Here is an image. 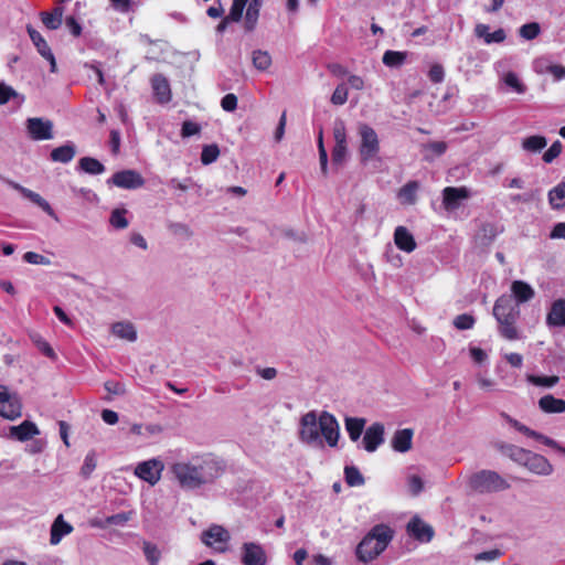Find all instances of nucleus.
Returning a JSON list of instances; mask_svg holds the SVG:
<instances>
[{
  "label": "nucleus",
  "instance_id": "nucleus-33",
  "mask_svg": "<svg viewBox=\"0 0 565 565\" xmlns=\"http://www.w3.org/2000/svg\"><path fill=\"white\" fill-rule=\"evenodd\" d=\"M548 202L554 210H561L565 206V181L550 190Z\"/></svg>",
  "mask_w": 565,
  "mask_h": 565
},
{
  "label": "nucleus",
  "instance_id": "nucleus-45",
  "mask_svg": "<svg viewBox=\"0 0 565 565\" xmlns=\"http://www.w3.org/2000/svg\"><path fill=\"white\" fill-rule=\"evenodd\" d=\"M249 0H233L230 13L226 15L227 20L239 22L243 18V12Z\"/></svg>",
  "mask_w": 565,
  "mask_h": 565
},
{
  "label": "nucleus",
  "instance_id": "nucleus-63",
  "mask_svg": "<svg viewBox=\"0 0 565 565\" xmlns=\"http://www.w3.org/2000/svg\"><path fill=\"white\" fill-rule=\"evenodd\" d=\"M504 358H505L507 362L513 367L519 369L523 364V356L519 353L512 352V353L505 354Z\"/></svg>",
  "mask_w": 565,
  "mask_h": 565
},
{
  "label": "nucleus",
  "instance_id": "nucleus-26",
  "mask_svg": "<svg viewBox=\"0 0 565 565\" xmlns=\"http://www.w3.org/2000/svg\"><path fill=\"white\" fill-rule=\"evenodd\" d=\"M511 296L515 303L518 305L526 302L534 297V290L532 289V287L522 280L513 281L511 285Z\"/></svg>",
  "mask_w": 565,
  "mask_h": 565
},
{
  "label": "nucleus",
  "instance_id": "nucleus-17",
  "mask_svg": "<svg viewBox=\"0 0 565 565\" xmlns=\"http://www.w3.org/2000/svg\"><path fill=\"white\" fill-rule=\"evenodd\" d=\"M523 466L526 467L531 472L540 476H548L553 471V466L544 456L534 454L532 451L529 452V457H526Z\"/></svg>",
  "mask_w": 565,
  "mask_h": 565
},
{
  "label": "nucleus",
  "instance_id": "nucleus-6",
  "mask_svg": "<svg viewBox=\"0 0 565 565\" xmlns=\"http://www.w3.org/2000/svg\"><path fill=\"white\" fill-rule=\"evenodd\" d=\"M359 135L361 137L359 148L360 159L361 162L365 164L379 154L380 140L376 131L366 124H360Z\"/></svg>",
  "mask_w": 565,
  "mask_h": 565
},
{
  "label": "nucleus",
  "instance_id": "nucleus-47",
  "mask_svg": "<svg viewBox=\"0 0 565 565\" xmlns=\"http://www.w3.org/2000/svg\"><path fill=\"white\" fill-rule=\"evenodd\" d=\"M142 550L147 561L149 562V565H158L161 553L157 545L150 542H143Z\"/></svg>",
  "mask_w": 565,
  "mask_h": 565
},
{
  "label": "nucleus",
  "instance_id": "nucleus-19",
  "mask_svg": "<svg viewBox=\"0 0 565 565\" xmlns=\"http://www.w3.org/2000/svg\"><path fill=\"white\" fill-rule=\"evenodd\" d=\"M153 94L160 104L171 100V88L168 79L162 74H154L151 78Z\"/></svg>",
  "mask_w": 565,
  "mask_h": 565
},
{
  "label": "nucleus",
  "instance_id": "nucleus-9",
  "mask_svg": "<svg viewBox=\"0 0 565 565\" xmlns=\"http://www.w3.org/2000/svg\"><path fill=\"white\" fill-rule=\"evenodd\" d=\"M501 416L518 431L522 433L523 435L534 438L536 440L542 441L545 446L551 447L555 450H557L561 454L565 455V448L562 447L558 443H556L554 439L542 435L541 433H537L530 427L525 426L524 424L520 423L519 420L512 418L507 413H501Z\"/></svg>",
  "mask_w": 565,
  "mask_h": 565
},
{
  "label": "nucleus",
  "instance_id": "nucleus-15",
  "mask_svg": "<svg viewBox=\"0 0 565 565\" xmlns=\"http://www.w3.org/2000/svg\"><path fill=\"white\" fill-rule=\"evenodd\" d=\"M384 441V425L381 423H374L364 433L363 445L364 449L369 452H373Z\"/></svg>",
  "mask_w": 565,
  "mask_h": 565
},
{
  "label": "nucleus",
  "instance_id": "nucleus-27",
  "mask_svg": "<svg viewBox=\"0 0 565 565\" xmlns=\"http://www.w3.org/2000/svg\"><path fill=\"white\" fill-rule=\"evenodd\" d=\"M262 3L263 0H252L249 2L244 20V29L246 32H252L256 29Z\"/></svg>",
  "mask_w": 565,
  "mask_h": 565
},
{
  "label": "nucleus",
  "instance_id": "nucleus-7",
  "mask_svg": "<svg viewBox=\"0 0 565 565\" xmlns=\"http://www.w3.org/2000/svg\"><path fill=\"white\" fill-rule=\"evenodd\" d=\"M0 415L14 420L22 415V404L17 394L10 393L7 387L0 385Z\"/></svg>",
  "mask_w": 565,
  "mask_h": 565
},
{
  "label": "nucleus",
  "instance_id": "nucleus-28",
  "mask_svg": "<svg viewBox=\"0 0 565 565\" xmlns=\"http://www.w3.org/2000/svg\"><path fill=\"white\" fill-rule=\"evenodd\" d=\"M75 154V146L72 143H66L54 148L50 153V158L53 162L68 163L74 159Z\"/></svg>",
  "mask_w": 565,
  "mask_h": 565
},
{
  "label": "nucleus",
  "instance_id": "nucleus-20",
  "mask_svg": "<svg viewBox=\"0 0 565 565\" xmlns=\"http://www.w3.org/2000/svg\"><path fill=\"white\" fill-rule=\"evenodd\" d=\"M394 243L398 249L412 253L416 249V242L414 236L404 226H397L394 232Z\"/></svg>",
  "mask_w": 565,
  "mask_h": 565
},
{
  "label": "nucleus",
  "instance_id": "nucleus-37",
  "mask_svg": "<svg viewBox=\"0 0 565 565\" xmlns=\"http://www.w3.org/2000/svg\"><path fill=\"white\" fill-rule=\"evenodd\" d=\"M78 164L83 171L89 174H100L105 171L104 164L92 157L81 158Z\"/></svg>",
  "mask_w": 565,
  "mask_h": 565
},
{
  "label": "nucleus",
  "instance_id": "nucleus-49",
  "mask_svg": "<svg viewBox=\"0 0 565 565\" xmlns=\"http://www.w3.org/2000/svg\"><path fill=\"white\" fill-rule=\"evenodd\" d=\"M520 35L525 40H533L539 36L541 32L540 24L537 22H530L520 28Z\"/></svg>",
  "mask_w": 565,
  "mask_h": 565
},
{
  "label": "nucleus",
  "instance_id": "nucleus-38",
  "mask_svg": "<svg viewBox=\"0 0 565 565\" xmlns=\"http://www.w3.org/2000/svg\"><path fill=\"white\" fill-rule=\"evenodd\" d=\"M406 57V52L387 50L383 54L382 61L388 67H399L405 63Z\"/></svg>",
  "mask_w": 565,
  "mask_h": 565
},
{
  "label": "nucleus",
  "instance_id": "nucleus-21",
  "mask_svg": "<svg viewBox=\"0 0 565 565\" xmlns=\"http://www.w3.org/2000/svg\"><path fill=\"white\" fill-rule=\"evenodd\" d=\"M548 327H565V299L555 300L546 316Z\"/></svg>",
  "mask_w": 565,
  "mask_h": 565
},
{
  "label": "nucleus",
  "instance_id": "nucleus-40",
  "mask_svg": "<svg viewBox=\"0 0 565 565\" xmlns=\"http://www.w3.org/2000/svg\"><path fill=\"white\" fill-rule=\"evenodd\" d=\"M526 381L535 386L553 387L559 382V377L557 375L529 374Z\"/></svg>",
  "mask_w": 565,
  "mask_h": 565
},
{
  "label": "nucleus",
  "instance_id": "nucleus-10",
  "mask_svg": "<svg viewBox=\"0 0 565 565\" xmlns=\"http://www.w3.org/2000/svg\"><path fill=\"white\" fill-rule=\"evenodd\" d=\"M164 466L159 459H150L138 463L135 475L141 480L154 486L161 478Z\"/></svg>",
  "mask_w": 565,
  "mask_h": 565
},
{
  "label": "nucleus",
  "instance_id": "nucleus-31",
  "mask_svg": "<svg viewBox=\"0 0 565 565\" xmlns=\"http://www.w3.org/2000/svg\"><path fill=\"white\" fill-rule=\"evenodd\" d=\"M63 13V7L57 6L51 12H42L41 20L49 30H56L62 24Z\"/></svg>",
  "mask_w": 565,
  "mask_h": 565
},
{
  "label": "nucleus",
  "instance_id": "nucleus-53",
  "mask_svg": "<svg viewBox=\"0 0 565 565\" xmlns=\"http://www.w3.org/2000/svg\"><path fill=\"white\" fill-rule=\"evenodd\" d=\"M349 96L348 88L344 84H340L335 87L332 96L331 103L333 105L340 106L347 103Z\"/></svg>",
  "mask_w": 565,
  "mask_h": 565
},
{
  "label": "nucleus",
  "instance_id": "nucleus-44",
  "mask_svg": "<svg viewBox=\"0 0 565 565\" xmlns=\"http://www.w3.org/2000/svg\"><path fill=\"white\" fill-rule=\"evenodd\" d=\"M220 156L218 146L215 143L206 145L201 152V162L205 166L213 163Z\"/></svg>",
  "mask_w": 565,
  "mask_h": 565
},
{
  "label": "nucleus",
  "instance_id": "nucleus-41",
  "mask_svg": "<svg viewBox=\"0 0 565 565\" xmlns=\"http://www.w3.org/2000/svg\"><path fill=\"white\" fill-rule=\"evenodd\" d=\"M529 452L530 450L514 445H508L504 447V454L509 456L513 461L522 466L524 465L526 457H529Z\"/></svg>",
  "mask_w": 565,
  "mask_h": 565
},
{
  "label": "nucleus",
  "instance_id": "nucleus-50",
  "mask_svg": "<svg viewBox=\"0 0 565 565\" xmlns=\"http://www.w3.org/2000/svg\"><path fill=\"white\" fill-rule=\"evenodd\" d=\"M562 150H563V145L559 140H555L551 147L543 153V161L545 163H551L553 162L561 153H562Z\"/></svg>",
  "mask_w": 565,
  "mask_h": 565
},
{
  "label": "nucleus",
  "instance_id": "nucleus-1",
  "mask_svg": "<svg viewBox=\"0 0 565 565\" xmlns=\"http://www.w3.org/2000/svg\"><path fill=\"white\" fill-rule=\"evenodd\" d=\"M322 436L330 447H335L340 437V426L337 418L329 412L323 411L318 416L310 411L301 416L299 438L306 444H315Z\"/></svg>",
  "mask_w": 565,
  "mask_h": 565
},
{
  "label": "nucleus",
  "instance_id": "nucleus-39",
  "mask_svg": "<svg viewBox=\"0 0 565 565\" xmlns=\"http://www.w3.org/2000/svg\"><path fill=\"white\" fill-rule=\"evenodd\" d=\"M344 479L350 487H360L365 482L364 477L355 466H347L344 468Z\"/></svg>",
  "mask_w": 565,
  "mask_h": 565
},
{
  "label": "nucleus",
  "instance_id": "nucleus-61",
  "mask_svg": "<svg viewBox=\"0 0 565 565\" xmlns=\"http://www.w3.org/2000/svg\"><path fill=\"white\" fill-rule=\"evenodd\" d=\"M113 8L121 13L131 11V0H109Z\"/></svg>",
  "mask_w": 565,
  "mask_h": 565
},
{
  "label": "nucleus",
  "instance_id": "nucleus-43",
  "mask_svg": "<svg viewBox=\"0 0 565 565\" xmlns=\"http://www.w3.org/2000/svg\"><path fill=\"white\" fill-rule=\"evenodd\" d=\"M503 82L518 94H524L526 92V86L520 81L514 72L505 73L503 76Z\"/></svg>",
  "mask_w": 565,
  "mask_h": 565
},
{
  "label": "nucleus",
  "instance_id": "nucleus-24",
  "mask_svg": "<svg viewBox=\"0 0 565 565\" xmlns=\"http://www.w3.org/2000/svg\"><path fill=\"white\" fill-rule=\"evenodd\" d=\"M73 531V526L67 523L63 515L60 514L53 522L51 526V536H50V543L52 545H56L61 542L62 537L64 535L70 534Z\"/></svg>",
  "mask_w": 565,
  "mask_h": 565
},
{
  "label": "nucleus",
  "instance_id": "nucleus-23",
  "mask_svg": "<svg viewBox=\"0 0 565 565\" xmlns=\"http://www.w3.org/2000/svg\"><path fill=\"white\" fill-rule=\"evenodd\" d=\"M539 407L546 414H561L565 412V399L546 394L539 399Z\"/></svg>",
  "mask_w": 565,
  "mask_h": 565
},
{
  "label": "nucleus",
  "instance_id": "nucleus-29",
  "mask_svg": "<svg viewBox=\"0 0 565 565\" xmlns=\"http://www.w3.org/2000/svg\"><path fill=\"white\" fill-rule=\"evenodd\" d=\"M476 35L479 38H483L484 42L487 44L490 43H501L505 40L507 35L503 29H498L494 32H489V26L487 24H477L476 29Z\"/></svg>",
  "mask_w": 565,
  "mask_h": 565
},
{
  "label": "nucleus",
  "instance_id": "nucleus-30",
  "mask_svg": "<svg viewBox=\"0 0 565 565\" xmlns=\"http://www.w3.org/2000/svg\"><path fill=\"white\" fill-rule=\"evenodd\" d=\"M418 189L419 183L417 181H408L406 184H404L397 193L401 203L407 205L415 204L417 200L416 193Z\"/></svg>",
  "mask_w": 565,
  "mask_h": 565
},
{
  "label": "nucleus",
  "instance_id": "nucleus-46",
  "mask_svg": "<svg viewBox=\"0 0 565 565\" xmlns=\"http://www.w3.org/2000/svg\"><path fill=\"white\" fill-rule=\"evenodd\" d=\"M97 466L95 451H89L84 459V463L81 468V475L83 478L88 479Z\"/></svg>",
  "mask_w": 565,
  "mask_h": 565
},
{
  "label": "nucleus",
  "instance_id": "nucleus-64",
  "mask_svg": "<svg viewBox=\"0 0 565 565\" xmlns=\"http://www.w3.org/2000/svg\"><path fill=\"white\" fill-rule=\"evenodd\" d=\"M550 237L551 238H563L565 239V222H561V223H557L551 234H550Z\"/></svg>",
  "mask_w": 565,
  "mask_h": 565
},
{
  "label": "nucleus",
  "instance_id": "nucleus-55",
  "mask_svg": "<svg viewBox=\"0 0 565 565\" xmlns=\"http://www.w3.org/2000/svg\"><path fill=\"white\" fill-rule=\"evenodd\" d=\"M201 131V126L194 121L185 120L182 124L181 136L182 138H189L198 135Z\"/></svg>",
  "mask_w": 565,
  "mask_h": 565
},
{
  "label": "nucleus",
  "instance_id": "nucleus-62",
  "mask_svg": "<svg viewBox=\"0 0 565 565\" xmlns=\"http://www.w3.org/2000/svg\"><path fill=\"white\" fill-rule=\"evenodd\" d=\"M327 68L337 77H343L348 74V70L339 63H330L327 65Z\"/></svg>",
  "mask_w": 565,
  "mask_h": 565
},
{
  "label": "nucleus",
  "instance_id": "nucleus-56",
  "mask_svg": "<svg viewBox=\"0 0 565 565\" xmlns=\"http://www.w3.org/2000/svg\"><path fill=\"white\" fill-rule=\"evenodd\" d=\"M428 77L435 84L441 83L445 77V71L443 65L434 64L428 72Z\"/></svg>",
  "mask_w": 565,
  "mask_h": 565
},
{
  "label": "nucleus",
  "instance_id": "nucleus-54",
  "mask_svg": "<svg viewBox=\"0 0 565 565\" xmlns=\"http://www.w3.org/2000/svg\"><path fill=\"white\" fill-rule=\"evenodd\" d=\"M25 195L35 204H38L43 211L49 213L50 215L53 214V210L49 202L44 200L40 194L33 192V191H25Z\"/></svg>",
  "mask_w": 565,
  "mask_h": 565
},
{
  "label": "nucleus",
  "instance_id": "nucleus-58",
  "mask_svg": "<svg viewBox=\"0 0 565 565\" xmlns=\"http://www.w3.org/2000/svg\"><path fill=\"white\" fill-rule=\"evenodd\" d=\"M15 95L17 93L11 86L0 83V105L7 104Z\"/></svg>",
  "mask_w": 565,
  "mask_h": 565
},
{
  "label": "nucleus",
  "instance_id": "nucleus-42",
  "mask_svg": "<svg viewBox=\"0 0 565 565\" xmlns=\"http://www.w3.org/2000/svg\"><path fill=\"white\" fill-rule=\"evenodd\" d=\"M253 64L259 71L267 70L271 64V57L268 52L257 50L253 52Z\"/></svg>",
  "mask_w": 565,
  "mask_h": 565
},
{
  "label": "nucleus",
  "instance_id": "nucleus-32",
  "mask_svg": "<svg viewBox=\"0 0 565 565\" xmlns=\"http://www.w3.org/2000/svg\"><path fill=\"white\" fill-rule=\"evenodd\" d=\"M547 145V139L544 136L541 135H533L524 138L522 140V149L526 152H540L543 150Z\"/></svg>",
  "mask_w": 565,
  "mask_h": 565
},
{
  "label": "nucleus",
  "instance_id": "nucleus-4",
  "mask_svg": "<svg viewBox=\"0 0 565 565\" xmlns=\"http://www.w3.org/2000/svg\"><path fill=\"white\" fill-rule=\"evenodd\" d=\"M394 532L386 524H376L358 544L355 554L359 561L369 563L383 553L393 540Z\"/></svg>",
  "mask_w": 565,
  "mask_h": 565
},
{
  "label": "nucleus",
  "instance_id": "nucleus-14",
  "mask_svg": "<svg viewBox=\"0 0 565 565\" xmlns=\"http://www.w3.org/2000/svg\"><path fill=\"white\" fill-rule=\"evenodd\" d=\"M470 196L466 186H446L443 190V205L447 211H454L460 206V201Z\"/></svg>",
  "mask_w": 565,
  "mask_h": 565
},
{
  "label": "nucleus",
  "instance_id": "nucleus-57",
  "mask_svg": "<svg viewBox=\"0 0 565 565\" xmlns=\"http://www.w3.org/2000/svg\"><path fill=\"white\" fill-rule=\"evenodd\" d=\"M221 106L225 111H234L237 108V97L235 94H226L222 100Z\"/></svg>",
  "mask_w": 565,
  "mask_h": 565
},
{
  "label": "nucleus",
  "instance_id": "nucleus-48",
  "mask_svg": "<svg viewBox=\"0 0 565 565\" xmlns=\"http://www.w3.org/2000/svg\"><path fill=\"white\" fill-rule=\"evenodd\" d=\"M318 151H319V161L320 168L323 175L328 173V153L323 145V131L320 129L318 135Z\"/></svg>",
  "mask_w": 565,
  "mask_h": 565
},
{
  "label": "nucleus",
  "instance_id": "nucleus-8",
  "mask_svg": "<svg viewBox=\"0 0 565 565\" xmlns=\"http://www.w3.org/2000/svg\"><path fill=\"white\" fill-rule=\"evenodd\" d=\"M333 138L334 147L331 152V160L333 164L341 166L345 161L348 152L347 130L343 121H335Z\"/></svg>",
  "mask_w": 565,
  "mask_h": 565
},
{
  "label": "nucleus",
  "instance_id": "nucleus-22",
  "mask_svg": "<svg viewBox=\"0 0 565 565\" xmlns=\"http://www.w3.org/2000/svg\"><path fill=\"white\" fill-rule=\"evenodd\" d=\"M414 431L411 428L398 429L392 438V447L395 451L406 452L412 448Z\"/></svg>",
  "mask_w": 565,
  "mask_h": 565
},
{
  "label": "nucleus",
  "instance_id": "nucleus-36",
  "mask_svg": "<svg viewBox=\"0 0 565 565\" xmlns=\"http://www.w3.org/2000/svg\"><path fill=\"white\" fill-rule=\"evenodd\" d=\"M28 33L30 35V39L32 40L33 44L35 45L38 52L41 56L50 55L51 56V49L44 38L31 25H28L26 28Z\"/></svg>",
  "mask_w": 565,
  "mask_h": 565
},
{
  "label": "nucleus",
  "instance_id": "nucleus-16",
  "mask_svg": "<svg viewBox=\"0 0 565 565\" xmlns=\"http://www.w3.org/2000/svg\"><path fill=\"white\" fill-rule=\"evenodd\" d=\"M407 532L411 536L420 542H429L434 536L433 527L417 516H414L408 522Z\"/></svg>",
  "mask_w": 565,
  "mask_h": 565
},
{
  "label": "nucleus",
  "instance_id": "nucleus-60",
  "mask_svg": "<svg viewBox=\"0 0 565 565\" xmlns=\"http://www.w3.org/2000/svg\"><path fill=\"white\" fill-rule=\"evenodd\" d=\"M65 24H66L67 29L70 30V32L75 38H77L82 34V26L74 17H72V15L67 17L65 19Z\"/></svg>",
  "mask_w": 565,
  "mask_h": 565
},
{
  "label": "nucleus",
  "instance_id": "nucleus-13",
  "mask_svg": "<svg viewBox=\"0 0 565 565\" xmlns=\"http://www.w3.org/2000/svg\"><path fill=\"white\" fill-rule=\"evenodd\" d=\"M242 563L244 565H266V551L258 543L246 542L242 545Z\"/></svg>",
  "mask_w": 565,
  "mask_h": 565
},
{
  "label": "nucleus",
  "instance_id": "nucleus-3",
  "mask_svg": "<svg viewBox=\"0 0 565 565\" xmlns=\"http://www.w3.org/2000/svg\"><path fill=\"white\" fill-rule=\"evenodd\" d=\"M493 317L498 322V330L502 338L509 341H515L521 338L518 328L520 308L512 296L502 295L495 300Z\"/></svg>",
  "mask_w": 565,
  "mask_h": 565
},
{
  "label": "nucleus",
  "instance_id": "nucleus-11",
  "mask_svg": "<svg viewBox=\"0 0 565 565\" xmlns=\"http://www.w3.org/2000/svg\"><path fill=\"white\" fill-rule=\"evenodd\" d=\"M107 183H111L120 189L132 190L143 186L145 179L135 170H121L114 173Z\"/></svg>",
  "mask_w": 565,
  "mask_h": 565
},
{
  "label": "nucleus",
  "instance_id": "nucleus-25",
  "mask_svg": "<svg viewBox=\"0 0 565 565\" xmlns=\"http://www.w3.org/2000/svg\"><path fill=\"white\" fill-rule=\"evenodd\" d=\"M10 431L11 435L20 441H26L40 434L36 425L30 420H24L18 426H12Z\"/></svg>",
  "mask_w": 565,
  "mask_h": 565
},
{
  "label": "nucleus",
  "instance_id": "nucleus-52",
  "mask_svg": "<svg viewBox=\"0 0 565 565\" xmlns=\"http://www.w3.org/2000/svg\"><path fill=\"white\" fill-rule=\"evenodd\" d=\"M126 214V211L125 210H114L111 212V215H110V224L115 227V228H119V230H122V228H126L128 226V221L125 216Z\"/></svg>",
  "mask_w": 565,
  "mask_h": 565
},
{
  "label": "nucleus",
  "instance_id": "nucleus-2",
  "mask_svg": "<svg viewBox=\"0 0 565 565\" xmlns=\"http://www.w3.org/2000/svg\"><path fill=\"white\" fill-rule=\"evenodd\" d=\"M171 472L183 489H198L203 484L213 482L221 475L218 465L212 459H202L191 462H175Z\"/></svg>",
  "mask_w": 565,
  "mask_h": 565
},
{
  "label": "nucleus",
  "instance_id": "nucleus-59",
  "mask_svg": "<svg viewBox=\"0 0 565 565\" xmlns=\"http://www.w3.org/2000/svg\"><path fill=\"white\" fill-rule=\"evenodd\" d=\"M408 487L411 492L414 495H417L422 492L424 488V482L419 476L414 475L408 478Z\"/></svg>",
  "mask_w": 565,
  "mask_h": 565
},
{
  "label": "nucleus",
  "instance_id": "nucleus-35",
  "mask_svg": "<svg viewBox=\"0 0 565 565\" xmlns=\"http://www.w3.org/2000/svg\"><path fill=\"white\" fill-rule=\"evenodd\" d=\"M364 426H365L364 418H358V417L345 418V428L349 434V437L353 441H356L361 437Z\"/></svg>",
  "mask_w": 565,
  "mask_h": 565
},
{
  "label": "nucleus",
  "instance_id": "nucleus-51",
  "mask_svg": "<svg viewBox=\"0 0 565 565\" xmlns=\"http://www.w3.org/2000/svg\"><path fill=\"white\" fill-rule=\"evenodd\" d=\"M475 322H476V320H475L473 316L468 315V313L458 315L454 319V326L458 330H469L473 327Z\"/></svg>",
  "mask_w": 565,
  "mask_h": 565
},
{
  "label": "nucleus",
  "instance_id": "nucleus-34",
  "mask_svg": "<svg viewBox=\"0 0 565 565\" xmlns=\"http://www.w3.org/2000/svg\"><path fill=\"white\" fill-rule=\"evenodd\" d=\"M113 333L120 339L128 341H135L137 339V332L135 327L130 322H116L113 324Z\"/></svg>",
  "mask_w": 565,
  "mask_h": 565
},
{
  "label": "nucleus",
  "instance_id": "nucleus-12",
  "mask_svg": "<svg viewBox=\"0 0 565 565\" xmlns=\"http://www.w3.org/2000/svg\"><path fill=\"white\" fill-rule=\"evenodd\" d=\"M26 129L32 140H50L53 138V124L39 117L26 120Z\"/></svg>",
  "mask_w": 565,
  "mask_h": 565
},
{
  "label": "nucleus",
  "instance_id": "nucleus-5",
  "mask_svg": "<svg viewBox=\"0 0 565 565\" xmlns=\"http://www.w3.org/2000/svg\"><path fill=\"white\" fill-rule=\"evenodd\" d=\"M470 487L480 493H491L507 490L510 488V484L498 472L481 470L471 476Z\"/></svg>",
  "mask_w": 565,
  "mask_h": 565
},
{
  "label": "nucleus",
  "instance_id": "nucleus-18",
  "mask_svg": "<svg viewBox=\"0 0 565 565\" xmlns=\"http://www.w3.org/2000/svg\"><path fill=\"white\" fill-rule=\"evenodd\" d=\"M201 540L206 546H213L214 543L226 544L230 533L223 526L213 524L202 533Z\"/></svg>",
  "mask_w": 565,
  "mask_h": 565
}]
</instances>
